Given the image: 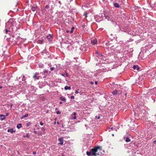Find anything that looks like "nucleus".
Returning a JSON list of instances; mask_svg holds the SVG:
<instances>
[{"label": "nucleus", "instance_id": "obj_1", "mask_svg": "<svg viewBox=\"0 0 156 156\" xmlns=\"http://www.w3.org/2000/svg\"><path fill=\"white\" fill-rule=\"evenodd\" d=\"M101 147L99 146L95 147L94 148L91 149L90 151H87L86 152V154L88 156L92 155L97 156V152H98V150H101Z\"/></svg>", "mask_w": 156, "mask_h": 156}, {"label": "nucleus", "instance_id": "obj_2", "mask_svg": "<svg viewBox=\"0 0 156 156\" xmlns=\"http://www.w3.org/2000/svg\"><path fill=\"white\" fill-rule=\"evenodd\" d=\"M144 112L145 111L144 110H141V112L138 113H135V115L139 117V119H141L143 117L145 116Z\"/></svg>", "mask_w": 156, "mask_h": 156}, {"label": "nucleus", "instance_id": "obj_3", "mask_svg": "<svg viewBox=\"0 0 156 156\" xmlns=\"http://www.w3.org/2000/svg\"><path fill=\"white\" fill-rule=\"evenodd\" d=\"M39 75V73L38 72H36L34 75L33 76V78L34 80H38L39 79L40 76H37Z\"/></svg>", "mask_w": 156, "mask_h": 156}, {"label": "nucleus", "instance_id": "obj_4", "mask_svg": "<svg viewBox=\"0 0 156 156\" xmlns=\"http://www.w3.org/2000/svg\"><path fill=\"white\" fill-rule=\"evenodd\" d=\"M98 58L101 59L104 61H105L107 59V57H105L104 56V55L102 54H100L99 55Z\"/></svg>", "mask_w": 156, "mask_h": 156}, {"label": "nucleus", "instance_id": "obj_5", "mask_svg": "<svg viewBox=\"0 0 156 156\" xmlns=\"http://www.w3.org/2000/svg\"><path fill=\"white\" fill-rule=\"evenodd\" d=\"M58 140L60 142V143H58V144H60V145H62L63 144V137L59 138L58 139Z\"/></svg>", "mask_w": 156, "mask_h": 156}, {"label": "nucleus", "instance_id": "obj_6", "mask_svg": "<svg viewBox=\"0 0 156 156\" xmlns=\"http://www.w3.org/2000/svg\"><path fill=\"white\" fill-rule=\"evenodd\" d=\"M133 69L137 71H139L140 69V68L138 67L137 65H134L133 67Z\"/></svg>", "mask_w": 156, "mask_h": 156}, {"label": "nucleus", "instance_id": "obj_7", "mask_svg": "<svg viewBox=\"0 0 156 156\" xmlns=\"http://www.w3.org/2000/svg\"><path fill=\"white\" fill-rule=\"evenodd\" d=\"M31 9L33 12H34L37 11V9H39V7L37 6L35 7L33 6L31 8Z\"/></svg>", "mask_w": 156, "mask_h": 156}, {"label": "nucleus", "instance_id": "obj_8", "mask_svg": "<svg viewBox=\"0 0 156 156\" xmlns=\"http://www.w3.org/2000/svg\"><path fill=\"white\" fill-rule=\"evenodd\" d=\"M124 139L126 141V142L128 143L130 142L131 141L130 139H129V137H127V136H125L124 137Z\"/></svg>", "mask_w": 156, "mask_h": 156}, {"label": "nucleus", "instance_id": "obj_9", "mask_svg": "<svg viewBox=\"0 0 156 156\" xmlns=\"http://www.w3.org/2000/svg\"><path fill=\"white\" fill-rule=\"evenodd\" d=\"M76 113L75 112H74L72 115L71 116V117L72 119H76Z\"/></svg>", "mask_w": 156, "mask_h": 156}, {"label": "nucleus", "instance_id": "obj_10", "mask_svg": "<svg viewBox=\"0 0 156 156\" xmlns=\"http://www.w3.org/2000/svg\"><path fill=\"white\" fill-rule=\"evenodd\" d=\"M91 43L92 45H95L97 44V41L96 39H94L91 41Z\"/></svg>", "mask_w": 156, "mask_h": 156}, {"label": "nucleus", "instance_id": "obj_11", "mask_svg": "<svg viewBox=\"0 0 156 156\" xmlns=\"http://www.w3.org/2000/svg\"><path fill=\"white\" fill-rule=\"evenodd\" d=\"M119 91L115 90L112 92V93L114 95H117L118 94H119Z\"/></svg>", "mask_w": 156, "mask_h": 156}, {"label": "nucleus", "instance_id": "obj_12", "mask_svg": "<svg viewBox=\"0 0 156 156\" xmlns=\"http://www.w3.org/2000/svg\"><path fill=\"white\" fill-rule=\"evenodd\" d=\"M47 38L49 41H50L52 39V36L51 34H49L47 36Z\"/></svg>", "mask_w": 156, "mask_h": 156}, {"label": "nucleus", "instance_id": "obj_13", "mask_svg": "<svg viewBox=\"0 0 156 156\" xmlns=\"http://www.w3.org/2000/svg\"><path fill=\"white\" fill-rule=\"evenodd\" d=\"M7 131L8 132H10L11 133H13L14 132L15 133L16 132L15 130H14L12 128L8 129Z\"/></svg>", "mask_w": 156, "mask_h": 156}, {"label": "nucleus", "instance_id": "obj_14", "mask_svg": "<svg viewBox=\"0 0 156 156\" xmlns=\"http://www.w3.org/2000/svg\"><path fill=\"white\" fill-rule=\"evenodd\" d=\"M22 76L23 77H22V80L23 81H24V83H24V84H26V81H25V80L26 79V77L25 76L23 75H22Z\"/></svg>", "mask_w": 156, "mask_h": 156}, {"label": "nucleus", "instance_id": "obj_15", "mask_svg": "<svg viewBox=\"0 0 156 156\" xmlns=\"http://www.w3.org/2000/svg\"><path fill=\"white\" fill-rule=\"evenodd\" d=\"M0 117H1L0 120L1 121H2L3 120H4L5 118V116L4 115H0Z\"/></svg>", "mask_w": 156, "mask_h": 156}, {"label": "nucleus", "instance_id": "obj_16", "mask_svg": "<svg viewBox=\"0 0 156 156\" xmlns=\"http://www.w3.org/2000/svg\"><path fill=\"white\" fill-rule=\"evenodd\" d=\"M61 75L63 76L64 77H69V75L68 74V73L66 72V74H61Z\"/></svg>", "mask_w": 156, "mask_h": 156}, {"label": "nucleus", "instance_id": "obj_17", "mask_svg": "<svg viewBox=\"0 0 156 156\" xmlns=\"http://www.w3.org/2000/svg\"><path fill=\"white\" fill-rule=\"evenodd\" d=\"M59 99L62 101H64L65 102L66 101V99L65 97H60Z\"/></svg>", "mask_w": 156, "mask_h": 156}, {"label": "nucleus", "instance_id": "obj_18", "mask_svg": "<svg viewBox=\"0 0 156 156\" xmlns=\"http://www.w3.org/2000/svg\"><path fill=\"white\" fill-rule=\"evenodd\" d=\"M141 110H142V109H141V108L140 107H138L137 108V113H140L141 112Z\"/></svg>", "mask_w": 156, "mask_h": 156}, {"label": "nucleus", "instance_id": "obj_19", "mask_svg": "<svg viewBox=\"0 0 156 156\" xmlns=\"http://www.w3.org/2000/svg\"><path fill=\"white\" fill-rule=\"evenodd\" d=\"M8 42H11L12 43H13V44H16V41H13V39H12V40H11V39L9 38V39L8 40Z\"/></svg>", "mask_w": 156, "mask_h": 156}, {"label": "nucleus", "instance_id": "obj_20", "mask_svg": "<svg viewBox=\"0 0 156 156\" xmlns=\"http://www.w3.org/2000/svg\"><path fill=\"white\" fill-rule=\"evenodd\" d=\"M114 6L115 7L119 8V5L117 3H115L114 4Z\"/></svg>", "mask_w": 156, "mask_h": 156}, {"label": "nucleus", "instance_id": "obj_21", "mask_svg": "<svg viewBox=\"0 0 156 156\" xmlns=\"http://www.w3.org/2000/svg\"><path fill=\"white\" fill-rule=\"evenodd\" d=\"M71 89V87H69V86H65V87H64V89L65 90H70Z\"/></svg>", "mask_w": 156, "mask_h": 156}, {"label": "nucleus", "instance_id": "obj_22", "mask_svg": "<svg viewBox=\"0 0 156 156\" xmlns=\"http://www.w3.org/2000/svg\"><path fill=\"white\" fill-rule=\"evenodd\" d=\"M42 55H43V53H45L46 54L49 55V53L48 52L46 51V49L44 50L42 52Z\"/></svg>", "mask_w": 156, "mask_h": 156}, {"label": "nucleus", "instance_id": "obj_23", "mask_svg": "<svg viewBox=\"0 0 156 156\" xmlns=\"http://www.w3.org/2000/svg\"><path fill=\"white\" fill-rule=\"evenodd\" d=\"M21 127H22V124L21 123H19V124H18L16 126L17 128L18 129H20V128Z\"/></svg>", "mask_w": 156, "mask_h": 156}, {"label": "nucleus", "instance_id": "obj_24", "mask_svg": "<svg viewBox=\"0 0 156 156\" xmlns=\"http://www.w3.org/2000/svg\"><path fill=\"white\" fill-rule=\"evenodd\" d=\"M28 114H26L25 115H23V116H22V117L21 118V119H24V118H25V117H28Z\"/></svg>", "mask_w": 156, "mask_h": 156}, {"label": "nucleus", "instance_id": "obj_25", "mask_svg": "<svg viewBox=\"0 0 156 156\" xmlns=\"http://www.w3.org/2000/svg\"><path fill=\"white\" fill-rule=\"evenodd\" d=\"M5 32L6 34H10V33H11L10 30H8L7 29H5Z\"/></svg>", "mask_w": 156, "mask_h": 156}, {"label": "nucleus", "instance_id": "obj_26", "mask_svg": "<svg viewBox=\"0 0 156 156\" xmlns=\"http://www.w3.org/2000/svg\"><path fill=\"white\" fill-rule=\"evenodd\" d=\"M43 40H38L37 41V42H38V43L40 44H42V43H43Z\"/></svg>", "mask_w": 156, "mask_h": 156}, {"label": "nucleus", "instance_id": "obj_27", "mask_svg": "<svg viewBox=\"0 0 156 156\" xmlns=\"http://www.w3.org/2000/svg\"><path fill=\"white\" fill-rule=\"evenodd\" d=\"M105 45L106 46H110L111 47H112L113 46H112L111 45V44L109 42H107V43H106V44H105Z\"/></svg>", "mask_w": 156, "mask_h": 156}, {"label": "nucleus", "instance_id": "obj_28", "mask_svg": "<svg viewBox=\"0 0 156 156\" xmlns=\"http://www.w3.org/2000/svg\"><path fill=\"white\" fill-rule=\"evenodd\" d=\"M75 28L73 27H72L71 29V31H70V33H72L73 32V30H74Z\"/></svg>", "mask_w": 156, "mask_h": 156}, {"label": "nucleus", "instance_id": "obj_29", "mask_svg": "<svg viewBox=\"0 0 156 156\" xmlns=\"http://www.w3.org/2000/svg\"><path fill=\"white\" fill-rule=\"evenodd\" d=\"M100 118V115H98V116H95V119H99Z\"/></svg>", "mask_w": 156, "mask_h": 156}, {"label": "nucleus", "instance_id": "obj_30", "mask_svg": "<svg viewBox=\"0 0 156 156\" xmlns=\"http://www.w3.org/2000/svg\"><path fill=\"white\" fill-rule=\"evenodd\" d=\"M105 19H107L108 21L109 20L110 17L108 16H105Z\"/></svg>", "mask_w": 156, "mask_h": 156}, {"label": "nucleus", "instance_id": "obj_31", "mask_svg": "<svg viewBox=\"0 0 156 156\" xmlns=\"http://www.w3.org/2000/svg\"><path fill=\"white\" fill-rule=\"evenodd\" d=\"M41 11H42V12H45L46 11V9L45 8H43L41 9Z\"/></svg>", "mask_w": 156, "mask_h": 156}, {"label": "nucleus", "instance_id": "obj_32", "mask_svg": "<svg viewBox=\"0 0 156 156\" xmlns=\"http://www.w3.org/2000/svg\"><path fill=\"white\" fill-rule=\"evenodd\" d=\"M41 129L42 131H45V130H46V128L44 127H42Z\"/></svg>", "mask_w": 156, "mask_h": 156}, {"label": "nucleus", "instance_id": "obj_33", "mask_svg": "<svg viewBox=\"0 0 156 156\" xmlns=\"http://www.w3.org/2000/svg\"><path fill=\"white\" fill-rule=\"evenodd\" d=\"M23 137H27L28 138H29V134L28 133H27L26 135L23 136Z\"/></svg>", "mask_w": 156, "mask_h": 156}, {"label": "nucleus", "instance_id": "obj_34", "mask_svg": "<svg viewBox=\"0 0 156 156\" xmlns=\"http://www.w3.org/2000/svg\"><path fill=\"white\" fill-rule=\"evenodd\" d=\"M50 7H49V5H46L45 7V9H49V8Z\"/></svg>", "mask_w": 156, "mask_h": 156}, {"label": "nucleus", "instance_id": "obj_35", "mask_svg": "<svg viewBox=\"0 0 156 156\" xmlns=\"http://www.w3.org/2000/svg\"><path fill=\"white\" fill-rule=\"evenodd\" d=\"M115 129V128H114L113 127H112L111 129H110V130H109V131H110L111 130H114V129Z\"/></svg>", "mask_w": 156, "mask_h": 156}, {"label": "nucleus", "instance_id": "obj_36", "mask_svg": "<svg viewBox=\"0 0 156 156\" xmlns=\"http://www.w3.org/2000/svg\"><path fill=\"white\" fill-rule=\"evenodd\" d=\"M56 113L57 114H61V112H60L59 111H56Z\"/></svg>", "mask_w": 156, "mask_h": 156}, {"label": "nucleus", "instance_id": "obj_37", "mask_svg": "<svg viewBox=\"0 0 156 156\" xmlns=\"http://www.w3.org/2000/svg\"><path fill=\"white\" fill-rule=\"evenodd\" d=\"M136 154V153L135 152H132V155H129V156H135V154Z\"/></svg>", "mask_w": 156, "mask_h": 156}, {"label": "nucleus", "instance_id": "obj_38", "mask_svg": "<svg viewBox=\"0 0 156 156\" xmlns=\"http://www.w3.org/2000/svg\"><path fill=\"white\" fill-rule=\"evenodd\" d=\"M31 124V123L30 122H28L27 124V126H29Z\"/></svg>", "mask_w": 156, "mask_h": 156}, {"label": "nucleus", "instance_id": "obj_39", "mask_svg": "<svg viewBox=\"0 0 156 156\" xmlns=\"http://www.w3.org/2000/svg\"><path fill=\"white\" fill-rule=\"evenodd\" d=\"M136 7L137 8L136 9V10H138L140 9V8L138 6H137V7L136 6Z\"/></svg>", "mask_w": 156, "mask_h": 156}, {"label": "nucleus", "instance_id": "obj_40", "mask_svg": "<svg viewBox=\"0 0 156 156\" xmlns=\"http://www.w3.org/2000/svg\"><path fill=\"white\" fill-rule=\"evenodd\" d=\"M40 124L41 126H43L44 124L42 122H40Z\"/></svg>", "mask_w": 156, "mask_h": 156}, {"label": "nucleus", "instance_id": "obj_41", "mask_svg": "<svg viewBox=\"0 0 156 156\" xmlns=\"http://www.w3.org/2000/svg\"><path fill=\"white\" fill-rule=\"evenodd\" d=\"M87 13H84V16H85L86 17H87Z\"/></svg>", "mask_w": 156, "mask_h": 156}, {"label": "nucleus", "instance_id": "obj_42", "mask_svg": "<svg viewBox=\"0 0 156 156\" xmlns=\"http://www.w3.org/2000/svg\"><path fill=\"white\" fill-rule=\"evenodd\" d=\"M74 98H75L74 96H71V98H70L71 99H74Z\"/></svg>", "mask_w": 156, "mask_h": 156}, {"label": "nucleus", "instance_id": "obj_43", "mask_svg": "<svg viewBox=\"0 0 156 156\" xmlns=\"http://www.w3.org/2000/svg\"><path fill=\"white\" fill-rule=\"evenodd\" d=\"M54 69V67H51V68H50V69L51 70V71H53V70Z\"/></svg>", "mask_w": 156, "mask_h": 156}, {"label": "nucleus", "instance_id": "obj_44", "mask_svg": "<svg viewBox=\"0 0 156 156\" xmlns=\"http://www.w3.org/2000/svg\"><path fill=\"white\" fill-rule=\"evenodd\" d=\"M48 72V71L47 70H45L44 71V73H47Z\"/></svg>", "mask_w": 156, "mask_h": 156}, {"label": "nucleus", "instance_id": "obj_45", "mask_svg": "<svg viewBox=\"0 0 156 156\" xmlns=\"http://www.w3.org/2000/svg\"><path fill=\"white\" fill-rule=\"evenodd\" d=\"M153 24L154 25H156V21L153 22Z\"/></svg>", "mask_w": 156, "mask_h": 156}, {"label": "nucleus", "instance_id": "obj_46", "mask_svg": "<svg viewBox=\"0 0 156 156\" xmlns=\"http://www.w3.org/2000/svg\"><path fill=\"white\" fill-rule=\"evenodd\" d=\"M75 93L76 94H78L79 93V92L77 90H76L75 92Z\"/></svg>", "mask_w": 156, "mask_h": 156}, {"label": "nucleus", "instance_id": "obj_47", "mask_svg": "<svg viewBox=\"0 0 156 156\" xmlns=\"http://www.w3.org/2000/svg\"><path fill=\"white\" fill-rule=\"evenodd\" d=\"M90 83L91 84H94V82H92V81H91L90 82Z\"/></svg>", "mask_w": 156, "mask_h": 156}, {"label": "nucleus", "instance_id": "obj_48", "mask_svg": "<svg viewBox=\"0 0 156 156\" xmlns=\"http://www.w3.org/2000/svg\"><path fill=\"white\" fill-rule=\"evenodd\" d=\"M33 154L34 155V154H36V152L35 151H34V152H33Z\"/></svg>", "mask_w": 156, "mask_h": 156}, {"label": "nucleus", "instance_id": "obj_49", "mask_svg": "<svg viewBox=\"0 0 156 156\" xmlns=\"http://www.w3.org/2000/svg\"><path fill=\"white\" fill-rule=\"evenodd\" d=\"M51 55H50L49 56H48V58H51Z\"/></svg>", "mask_w": 156, "mask_h": 156}, {"label": "nucleus", "instance_id": "obj_50", "mask_svg": "<svg viewBox=\"0 0 156 156\" xmlns=\"http://www.w3.org/2000/svg\"><path fill=\"white\" fill-rule=\"evenodd\" d=\"M97 155H99V152H97Z\"/></svg>", "mask_w": 156, "mask_h": 156}, {"label": "nucleus", "instance_id": "obj_51", "mask_svg": "<svg viewBox=\"0 0 156 156\" xmlns=\"http://www.w3.org/2000/svg\"><path fill=\"white\" fill-rule=\"evenodd\" d=\"M95 83L96 85H97L98 84V82L97 81H95Z\"/></svg>", "mask_w": 156, "mask_h": 156}, {"label": "nucleus", "instance_id": "obj_52", "mask_svg": "<svg viewBox=\"0 0 156 156\" xmlns=\"http://www.w3.org/2000/svg\"><path fill=\"white\" fill-rule=\"evenodd\" d=\"M153 142L154 143H156V140H154L153 141Z\"/></svg>", "mask_w": 156, "mask_h": 156}, {"label": "nucleus", "instance_id": "obj_53", "mask_svg": "<svg viewBox=\"0 0 156 156\" xmlns=\"http://www.w3.org/2000/svg\"><path fill=\"white\" fill-rule=\"evenodd\" d=\"M125 95L126 97H127V93H125Z\"/></svg>", "mask_w": 156, "mask_h": 156}, {"label": "nucleus", "instance_id": "obj_54", "mask_svg": "<svg viewBox=\"0 0 156 156\" xmlns=\"http://www.w3.org/2000/svg\"><path fill=\"white\" fill-rule=\"evenodd\" d=\"M12 37L13 38H14V37H15V35H12Z\"/></svg>", "mask_w": 156, "mask_h": 156}, {"label": "nucleus", "instance_id": "obj_55", "mask_svg": "<svg viewBox=\"0 0 156 156\" xmlns=\"http://www.w3.org/2000/svg\"><path fill=\"white\" fill-rule=\"evenodd\" d=\"M96 54H98V55H99V54L98 53V52L97 51H96Z\"/></svg>", "mask_w": 156, "mask_h": 156}, {"label": "nucleus", "instance_id": "obj_56", "mask_svg": "<svg viewBox=\"0 0 156 156\" xmlns=\"http://www.w3.org/2000/svg\"><path fill=\"white\" fill-rule=\"evenodd\" d=\"M34 133H36H36H37V131H34Z\"/></svg>", "mask_w": 156, "mask_h": 156}, {"label": "nucleus", "instance_id": "obj_57", "mask_svg": "<svg viewBox=\"0 0 156 156\" xmlns=\"http://www.w3.org/2000/svg\"><path fill=\"white\" fill-rule=\"evenodd\" d=\"M58 3H59V4H60V5H61V2L60 1H58Z\"/></svg>", "mask_w": 156, "mask_h": 156}, {"label": "nucleus", "instance_id": "obj_58", "mask_svg": "<svg viewBox=\"0 0 156 156\" xmlns=\"http://www.w3.org/2000/svg\"><path fill=\"white\" fill-rule=\"evenodd\" d=\"M59 103L60 104H61L62 103V102L61 101H60V102H59Z\"/></svg>", "mask_w": 156, "mask_h": 156}, {"label": "nucleus", "instance_id": "obj_59", "mask_svg": "<svg viewBox=\"0 0 156 156\" xmlns=\"http://www.w3.org/2000/svg\"><path fill=\"white\" fill-rule=\"evenodd\" d=\"M57 123L58 124H59V122H57Z\"/></svg>", "mask_w": 156, "mask_h": 156}, {"label": "nucleus", "instance_id": "obj_60", "mask_svg": "<svg viewBox=\"0 0 156 156\" xmlns=\"http://www.w3.org/2000/svg\"><path fill=\"white\" fill-rule=\"evenodd\" d=\"M2 86H0V89H2Z\"/></svg>", "mask_w": 156, "mask_h": 156}, {"label": "nucleus", "instance_id": "obj_61", "mask_svg": "<svg viewBox=\"0 0 156 156\" xmlns=\"http://www.w3.org/2000/svg\"><path fill=\"white\" fill-rule=\"evenodd\" d=\"M46 78V76H44L43 77V78Z\"/></svg>", "mask_w": 156, "mask_h": 156}, {"label": "nucleus", "instance_id": "obj_62", "mask_svg": "<svg viewBox=\"0 0 156 156\" xmlns=\"http://www.w3.org/2000/svg\"><path fill=\"white\" fill-rule=\"evenodd\" d=\"M66 32L67 33H69V30H66Z\"/></svg>", "mask_w": 156, "mask_h": 156}, {"label": "nucleus", "instance_id": "obj_63", "mask_svg": "<svg viewBox=\"0 0 156 156\" xmlns=\"http://www.w3.org/2000/svg\"><path fill=\"white\" fill-rule=\"evenodd\" d=\"M56 122H55H55H54V124H56Z\"/></svg>", "mask_w": 156, "mask_h": 156}, {"label": "nucleus", "instance_id": "obj_64", "mask_svg": "<svg viewBox=\"0 0 156 156\" xmlns=\"http://www.w3.org/2000/svg\"><path fill=\"white\" fill-rule=\"evenodd\" d=\"M8 115V114H7L6 115V116H7Z\"/></svg>", "mask_w": 156, "mask_h": 156}]
</instances>
